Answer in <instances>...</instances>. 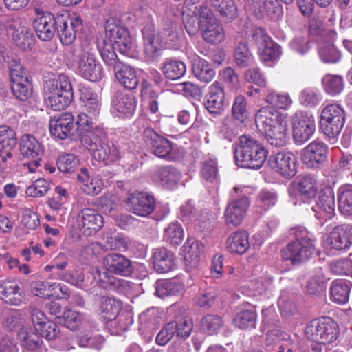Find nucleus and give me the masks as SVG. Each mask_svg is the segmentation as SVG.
<instances>
[{"label": "nucleus", "instance_id": "obj_1", "mask_svg": "<svg viewBox=\"0 0 352 352\" xmlns=\"http://www.w3.org/2000/svg\"><path fill=\"white\" fill-rule=\"evenodd\" d=\"M80 138L95 160L102 161L106 165L120 160L121 156L118 148L108 141L103 129L96 126Z\"/></svg>", "mask_w": 352, "mask_h": 352}, {"label": "nucleus", "instance_id": "obj_2", "mask_svg": "<svg viewBox=\"0 0 352 352\" xmlns=\"http://www.w3.org/2000/svg\"><path fill=\"white\" fill-rule=\"evenodd\" d=\"M234 156L238 166L258 170L265 162L267 151L254 138L242 135L234 148Z\"/></svg>", "mask_w": 352, "mask_h": 352}, {"label": "nucleus", "instance_id": "obj_3", "mask_svg": "<svg viewBox=\"0 0 352 352\" xmlns=\"http://www.w3.org/2000/svg\"><path fill=\"white\" fill-rule=\"evenodd\" d=\"M292 234L295 239L289 243L281 250L284 261H290L292 264H299L308 261L316 251L314 241L311 239L304 228H294Z\"/></svg>", "mask_w": 352, "mask_h": 352}, {"label": "nucleus", "instance_id": "obj_4", "mask_svg": "<svg viewBox=\"0 0 352 352\" xmlns=\"http://www.w3.org/2000/svg\"><path fill=\"white\" fill-rule=\"evenodd\" d=\"M44 89L46 104L54 111L65 109L72 100V86L68 76L65 74L47 80Z\"/></svg>", "mask_w": 352, "mask_h": 352}, {"label": "nucleus", "instance_id": "obj_5", "mask_svg": "<svg viewBox=\"0 0 352 352\" xmlns=\"http://www.w3.org/2000/svg\"><path fill=\"white\" fill-rule=\"evenodd\" d=\"M77 73L91 82L100 81L104 76L102 67L96 58V50L88 45H82L75 60Z\"/></svg>", "mask_w": 352, "mask_h": 352}, {"label": "nucleus", "instance_id": "obj_6", "mask_svg": "<svg viewBox=\"0 0 352 352\" xmlns=\"http://www.w3.org/2000/svg\"><path fill=\"white\" fill-rule=\"evenodd\" d=\"M346 114L344 109L337 104H329L322 111L320 128L324 135L334 143L344 126Z\"/></svg>", "mask_w": 352, "mask_h": 352}, {"label": "nucleus", "instance_id": "obj_7", "mask_svg": "<svg viewBox=\"0 0 352 352\" xmlns=\"http://www.w3.org/2000/svg\"><path fill=\"white\" fill-rule=\"evenodd\" d=\"M338 333V325L331 318L314 319L305 328L307 338L322 344H327L335 341Z\"/></svg>", "mask_w": 352, "mask_h": 352}, {"label": "nucleus", "instance_id": "obj_8", "mask_svg": "<svg viewBox=\"0 0 352 352\" xmlns=\"http://www.w3.org/2000/svg\"><path fill=\"white\" fill-rule=\"evenodd\" d=\"M192 329V322L188 318H182L178 320H172L166 323L157 333L155 342L158 345L164 346L175 335L178 338H188Z\"/></svg>", "mask_w": 352, "mask_h": 352}, {"label": "nucleus", "instance_id": "obj_9", "mask_svg": "<svg viewBox=\"0 0 352 352\" xmlns=\"http://www.w3.org/2000/svg\"><path fill=\"white\" fill-rule=\"evenodd\" d=\"M143 137L146 144L153 155L168 161L174 159L172 154L173 142L170 140L157 133L151 127L144 130Z\"/></svg>", "mask_w": 352, "mask_h": 352}, {"label": "nucleus", "instance_id": "obj_10", "mask_svg": "<svg viewBox=\"0 0 352 352\" xmlns=\"http://www.w3.org/2000/svg\"><path fill=\"white\" fill-rule=\"evenodd\" d=\"M82 28V20L80 17H70L67 13L56 14V30L60 41L68 45L76 39V33Z\"/></svg>", "mask_w": 352, "mask_h": 352}, {"label": "nucleus", "instance_id": "obj_11", "mask_svg": "<svg viewBox=\"0 0 352 352\" xmlns=\"http://www.w3.org/2000/svg\"><path fill=\"white\" fill-rule=\"evenodd\" d=\"M315 130L316 123L312 116L300 112L293 116V139L296 144L301 145L308 141Z\"/></svg>", "mask_w": 352, "mask_h": 352}, {"label": "nucleus", "instance_id": "obj_12", "mask_svg": "<svg viewBox=\"0 0 352 352\" xmlns=\"http://www.w3.org/2000/svg\"><path fill=\"white\" fill-rule=\"evenodd\" d=\"M125 204L126 209L131 212L138 216L146 217L153 211L155 200L153 195L137 191L128 194Z\"/></svg>", "mask_w": 352, "mask_h": 352}, {"label": "nucleus", "instance_id": "obj_13", "mask_svg": "<svg viewBox=\"0 0 352 352\" xmlns=\"http://www.w3.org/2000/svg\"><path fill=\"white\" fill-rule=\"evenodd\" d=\"M328 154V146L322 141L314 140L303 149L302 160L307 168L320 169L327 162Z\"/></svg>", "mask_w": 352, "mask_h": 352}, {"label": "nucleus", "instance_id": "obj_14", "mask_svg": "<svg viewBox=\"0 0 352 352\" xmlns=\"http://www.w3.org/2000/svg\"><path fill=\"white\" fill-rule=\"evenodd\" d=\"M297 159L290 152L281 151L270 156L268 164L276 173L285 179H292L297 173Z\"/></svg>", "mask_w": 352, "mask_h": 352}, {"label": "nucleus", "instance_id": "obj_15", "mask_svg": "<svg viewBox=\"0 0 352 352\" xmlns=\"http://www.w3.org/2000/svg\"><path fill=\"white\" fill-rule=\"evenodd\" d=\"M309 31L311 34H319L322 37H328L327 41H321L318 48V53L321 60L327 63L338 62L341 58V54L333 43L336 32L332 30H321L320 29H317L314 24L310 25Z\"/></svg>", "mask_w": 352, "mask_h": 352}, {"label": "nucleus", "instance_id": "obj_16", "mask_svg": "<svg viewBox=\"0 0 352 352\" xmlns=\"http://www.w3.org/2000/svg\"><path fill=\"white\" fill-rule=\"evenodd\" d=\"M50 131L52 135L60 140L77 137L73 115L65 112L54 116L50 120Z\"/></svg>", "mask_w": 352, "mask_h": 352}, {"label": "nucleus", "instance_id": "obj_17", "mask_svg": "<svg viewBox=\"0 0 352 352\" xmlns=\"http://www.w3.org/2000/svg\"><path fill=\"white\" fill-rule=\"evenodd\" d=\"M326 243L331 250L348 249L352 244V225L342 224L334 227L329 233Z\"/></svg>", "mask_w": 352, "mask_h": 352}, {"label": "nucleus", "instance_id": "obj_18", "mask_svg": "<svg viewBox=\"0 0 352 352\" xmlns=\"http://www.w3.org/2000/svg\"><path fill=\"white\" fill-rule=\"evenodd\" d=\"M20 151L23 157L34 160L31 164H28V168L30 172H34L35 170L32 166L38 167L41 156L43 153V149L41 143L32 135H23L20 141Z\"/></svg>", "mask_w": 352, "mask_h": 352}, {"label": "nucleus", "instance_id": "obj_19", "mask_svg": "<svg viewBox=\"0 0 352 352\" xmlns=\"http://www.w3.org/2000/svg\"><path fill=\"white\" fill-rule=\"evenodd\" d=\"M106 36L111 43L112 47L121 54H127L132 48L133 42L128 30L120 25H109L106 28Z\"/></svg>", "mask_w": 352, "mask_h": 352}, {"label": "nucleus", "instance_id": "obj_20", "mask_svg": "<svg viewBox=\"0 0 352 352\" xmlns=\"http://www.w3.org/2000/svg\"><path fill=\"white\" fill-rule=\"evenodd\" d=\"M334 192L331 188H325L319 194L316 205L312 207L318 219H330L335 214Z\"/></svg>", "mask_w": 352, "mask_h": 352}, {"label": "nucleus", "instance_id": "obj_21", "mask_svg": "<svg viewBox=\"0 0 352 352\" xmlns=\"http://www.w3.org/2000/svg\"><path fill=\"white\" fill-rule=\"evenodd\" d=\"M249 206L250 201L247 197H242L230 201L227 205L224 212L226 224L234 227L239 226L244 219Z\"/></svg>", "mask_w": 352, "mask_h": 352}, {"label": "nucleus", "instance_id": "obj_22", "mask_svg": "<svg viewBox=\"0 0 352 352\" xmlns=\"http://www.w3.org/2000/svg\"><path fill=\"white\" fill-rule=\"evenodd\" d=\"M78 217L80 230L84 235L87 236L96 233L104 224L102 216L89 208H84Z\"/></svg>", "mask_w": 352, "mask_h": 352}, {"label": "nucleus", "instance_id": "obj_23", "mask_svg": "<svg viewBox=\"0 0 352 352\" xmlns=\"http://www.w3.org/2000/svg\"><path fill=\"white\" fill-rule=\"evenodd\" d=\"M33 27L38 38L41 41L51 40L56 33V14L43 12V14L34 20Z\"/></svg>", "mask_w": 352, "mask_h": 352}, {"label": "nucleus", "instance_id": "obj_24", "mask_svg": "<svg viewBox=\"0 0 352 352\" xmlns=\"http://www.w3.org/2000/svg\"><path fill=\"white\" fill-rule=\"evenodd\" d=\"M205 108L211 114H221L224 109L225 92L223 87L217 81L209 87L206 96Z\"/></svg>", "mask_w": 352, "mask_h": 352}, {"label": "nucleus", "instance_id": "obj_25", "mask_svg": "<svg viewBox=\"0 0 352 352\" xmlns=\"http://www.w3.org/2000/svg\"><path fill=\"white\" fill-rule=\"evenodd\" d=\"M107 270L116 274L129 276L133 270L131 261L120 254H108L104 259Z\"/></svg>", "mask_w": 352, "mask_h": 352}, {"label": "nucleus", "instance_id": "obj_26", "mask_svg": "<svg viewBox=\"0 0 352 352\" xmlns=\"http://www.w3.org/2000/svg\"><path fill=\"white\" fill-rule=\"evenodd\" d=\"M298 197L303 202H309L314 199L318 189L316 179L310 175L298 177L292 183Z\"/></svg>", "mask_w": 352, "mask_h": 352}, {"label": "nucleus", "instance_id": "obj_27", "mask_svg": "<svg viewBox=\"0 0 352 352\" xmlns=\"http://www.w3.org/2000/svg\"><path fill=\"white\" fill-rule=\"evenodd\" d=\"M144 54L148 60H153L160 56V43L156 37L153 24H146L142 30Z\"/></svg>", "mask_w": 352, "mask_h": 352}, {"label": "nucleus", "instance_id": "obj_28", "mask_svg": "<svg viewBox=\"0 0 352 352\" xmlns=\"http://www.w3.org/2000/svg\"><path fill=\"white\" fill-rule=\"evenodd\" d=\"M153 179L166 189L175 188L182 179L181 172L173 166L159 167L153 173Z\"/></svg>", "mask_w": 352, "mask_h": 352}, {"label": "nucleus", "instance_id": "obj_29", "mask_svg": "<svg viewBox=\"0 0 352 352\" xmlns=\"http://www.w3.org/2000/svg\"><path fill=\"white\" fill-rule=\"evenodd\" d=\"M113 72L116 80L124 88L128 89L137 88L139 78L134 67L122 62L116 65Z\"/></svg>", "mask_w": 352, "mask_h": 352}, {"label": "nucleus", "instance_id": "obj_30", "mask_svg": "<svg viewBox=\"0 0 352 352\" xmlns=\"http://www.w3.org/2000/svg\"><path fill=\"white\" fill-rule=\"evenodd\" d=\"M152 258L153 267L159 273L168 272L174 266V254L164 247L154 249Z\"/></svg>", "mask_w": 352, "mask_h": 352}, {"label": "nucleus", "instance_id": "obj_31", "mask_svg": "<svg viewBox=\"0 0 352 352\" xmlns=\"http://www.w3.org/2000/svg\"><path fill=\"white\" fill-rule=\"evenodd\" d=\"M18 283L13 280H6L0 285V298L7 304L19 306L24 297L21 294Z\"/></svg>", "mask_w": 352, "mask_h": 352}, {"label": "nucleus", "instance_id": "obj_32", "mask_svg": "<svg viewBox=\"0 0 352 352\" xmlns=\"http://www.w3.org/2000/svg\"><path fill=\"white\" fill-rule=\"evenodd\" d=\"M280 121L279 120V112L270 107L260 109L255 116V123L258 130L261 132L268 128H272L280 123Z\"/></svg>", "mask_w": 352, "mask_h": 352}, {"label": "nucleus", "instance_id": "obj_33", "mask_svg": "<svg viewBox=\"0 0 352 352\" xmlns=\"http://www.w3.org/2000/svg\"><path fill=\"white\" fill-rule=\"evenodd\" d=\"M226 244L230 252L243 254L250 248L249 234L244 230L235 231L229 236Z\"/></svg>", "mask_w": 352, "mask_h": 352}, {"label": "nucleus", "instance_id": "obj_34", "mask_svg": "<svg viewBox=\"0 0 352 352\" xmlns=\"http://www.w3.org/2000/svg\"><path fill=\"white\" fill-rule=\"evenodd\" d=\"M111 105L120 113L131 115L135 109V100L131 94L117 91L112 98Z\"/></svg>", "mask_w": 352, "mask_h": 352}, {"label": "nucleus", "instance_id": "obj_35", "mask_svg": "<svg viewBox=\"0 0 352 352\" xmlns=\"http://www.w3.org/2000/svg\"><path fill=\"white\" fill-rule=\"evenodd\" d=\"M261 133H265V139L272 146L276 147L283 146L286 143L287 134V123L281 120L278 124L272 128H268Z\"/></svg>", "mask_w": 352, "mask_h": 352}, {"label": "nucleus", "instance_id": "obj_36", "mask_svg": "<svg viewBox=\"0 0 352 352\" xmlns=\"http://www.w3.org/2000/svg\"><path fill=\"white\" fill-rule=\"evenodd\" d=\"M80 100L84 103L85 112L95 118L100 112L101 104L98 96L89 88L80 89Z\"/></svg>", "mask_w": 352, "mask_h": 352}, {"label": "nucleus", "instance_id": "obj_37", "mask_svg": "<svg viewBox=\"0 0 352 352\" xmlns=\"http://www.w3.org/2000/svg\"><path fill=\"white\" fill-rule=\"evenodd\" d=\"M210 5L225 21H231L237 16L234 0H210Z\"/></svg>", "mask_w": 352, "mask_h": 352}, {"label": "nucleus", "instance_id": "obj_38", "mask_svg": "<svg viewBox=\"0 0 352 352\" xmlns=\"http://www.w3.org/2000/svg\"><path fill=\"white\" fill-rule=\"evenodd\" d=\"M182 249L184 253V259L186 269L190 271L195 268L199 262V243L194 239L187 240L183 245Z\"/></svg>", "mask_w": 352, "mask_h": 352}, {"label": "nucleus", "instance_id": "obj_39", "mask_svg": "<svg viewBox=\"0 0 352 352\" xmlns=\"http://www.w3.org/2000/svg\"><path fill=\"white\" fill-rule=\"evenodd\" d=\"M200 28L204 40L209 43L219 44L225 39V32L222 25L217 21Z\"/></svg>", "mask_w": 352, "mask_h": 352}, {"label": "nucleus", "instance_id": "obj_40", "mask_svg": "<svg viewBox=\"0 0 352 352\" xmlns=\"http://www.w3.org/2000/svg\"><path fill=\"white\" fill-rule=\"evenodd\" d=\"M161 69L166 78L175 80L181 78L185 74L186 67L182 61L167 58L162 64Z\"/></svg>", "mask_w": 352, "mask_h": 352}, {"label": "nucleus", "instance_id": "obj_41", "mask_svg": "<svg viewBox=\"0 0 352 352\" xmlns=\"http://www.w3.org/2000/svg\"><path fill=\"white\" fill-rule=\"evenodd\" d=\"M122 303L113 297L103 296L100 298L99 310L102 316L107 320L115 319L120 314Z\"/></svg>", "mask_w": 352, "mask_h": 352}, {"label": "nucleus", "instance_id": "obj_42", "mask_svg": "<svg viewBox=\"0 0 352 352\" xmlns=\"http://www.w3.org/2000/svg\"><path fill=\"white\" fill-rule=\"evenodd\" d=\"M232 116L239 124H243L248 120L250 112L244 96L239 94L235 96L232 107Z\"/></svg>", "mask_w": 352, "mask_h": 352}, {"label": "nucleus", "instance_id": "obj_43", "mask_svg": "<svg viewBox=\"0 0 352 352\" xmlns=\"http://www.w3.org/2000/svg\"><path fill=\"white\" fill-rule=\"evenodd\" d=\"M350 281L335 280L332 283L330 293L334 302L344 304L348 302L351 291Z\"/></svg>", "mask_w": 352, "mask_h": 352}, {"label": "nucleus", "instance_id": "obj_44", "mask_svg": "<svg viewBox=\"0 0 352 352\" xmlns=\"http://www.w3.org/2000/svg\"><path fill=\"white\" fill-rule=\"evenodd\" d=\"M234 63L241 67L244 68L251 65L253 63L252 54L245 41H240L234 52Z\"/></svg>", "mask_w": 352, "mask_h": 352}, {"label": "nucleus", "instance_id": "obj_45", "mask_svg": "<svg viewBox=\"0 0 352 352\" xmlns=\"http://www.w3.org/2000/svg\"><path fill=\"white\" fill-rule=\"evenodd\" d=\"M258 53L261 60L266 65H271L279 58L281 47L271 39L258 50Z\"/></svg>", "mask_w": 352, "mask_h": 352}, {"label": "nucleus", "instance_id": "obj_46", "mask_svg": "<svg viewBox=\"0 0 352 352\" xmlns=\"http://www.w3.org/2000/svg\"><path fill=\"white\" fill-rule=\"evenodd\" d=\"M192 73L200 81L210 82L215 76V71L212 66L206 60L200 58L192 65Z\"/></svg>", "mask_w": 352, "mask_h": 352}, {"label": "nucleus", "instance_id": "obj_47", "mask_svg": "<svg viewBox=\"0 0 352 352\" xmlns=\"http://www.w3.org/2000/svg\"><path fill=\"white\" fill-rule=\"evenodd\" d=\"M126 281L109 274V272H103L97 281L96 286L106 290L122 292L125 287Z\"/></svg>", "mask_w": 352, "mask_h": 352}, {"label": "nucleus", "instance_id": "obj_48", "mask_svg": "<svg viewBox=\"0 0 352 352\" xmlns=\"http://www.w3.org/2000/svg\"><path fill=\"white\" fill-rule=\"evenodd\" d=\"M132 324V317L126 311H122L118 316L107 322L111 334L118 335L127 330Z\"/></svg>", "mask_w": 352, "mask_h": 352}, {"label": "nucleus", "instance_id": "obj_49", "mask_svg": "<svg viewBox=\"0 0 352 352\" xmlns=\"http://www.w3.org/2000/svg\"><path fill=\"white\" fill-rule=\"evenodd\" d=\"M164 240L172 246L179 245L184 239V230L178 223H170L164 231Z\"/></svg>", "mask_w": 352, "mask_h": 352}, {"label": "nucleus", "instance_id": "obj_50", "mask_svg": "<svg viewBox=\"0 0 352 352\" xmlns=\"http://www.w3.org/2000/svg\"><path fill=\"white\" fill-rule=\"evenodd\" d=\"M155 294L160 298L176 295L182 289L179 283L167 279L158 280L155 284Z\"/></svg>", "mask_w": 352, "mask_h": 352}, {"label": "nucleus", "instance_id": "obj_51", "mask_svg": "<svg viewBox=\"0 0 352 352\" xmlns=\"http://www.w3.org/2000/svg\"><path fill=\"white\" fill-rule=\"evenodd\" d=\"M224 322L221 316L207 314L201 322V329L209 335L217 334L223 326Z\"/></svg>", "mask_w": 352, "mask_h": 352}, {"label": "nucleus", "instance_id": "obj_52", "mask_svg": "<svg viewBox=\"0 0 352 352\" xmlns=\"http://www.w3.org/2000/svg\"><path fill=\"white\" fill-rule=\"evenodd\" d=\"M56 166L60 172L71 174L79 167V159L74 154L65 153L58 157Z\"/></svg>", "mask_w": 352, "mask_h": 352}, {"label": "nucleus", "instance_id": "obj_53", "mask_svg": "<svg viewBox=\"0 0 352 352\" xmlns=\"http://www.w3.org/2000/svg\"><path fill=\"white\" fill-rule=\"evenodd\" d=\"M233 322L240 329L254 328L256 322V311L253 309H243L236 314Z\"/></svg>", "mask_w": 352, "mask_h": 352}, {"label": "nucleus", "instance_id": "obj_54", "mask_svg": "<svg viewBox=\"0 0 352 352\" xmlns=\"http://www.w3.org/2000/svg\"><path fill=\"white\" fill-rule=\"evenodd\" d=\"M21 344L25 350L30 352H42L44 349L43 340L36 331L25 333Z\"/></svg>", "mask_w": 352, "mask_h": 352}, {"label": "nucleus", "instance_id": "obj_55", "mask_svg": "<svg viewBox=\"0 0 352 352\" xmlns=\"http://www.w3.org/2000/svg\"><path fill=\"white\" fill-rule=\"evenodd\" d=\"M14 96L21 101L27 100L32 94V87L28 78L11 82Z\"/></svg>", "mask_w": 352, "mask_h": 352}, {"label": "nucleus", "instance_id": "obj_56", "mask_svg": "<svg viewBox=\"0 0 352 352\" xmlns=\"http://www.w3.org/2000/svg\"><path fill=\"white\" fill-rule=\"evenodd\" d=\"M16 133L13 129L8 126L0 127V154L4 150L13 149L16 145Z\"/></svg>", "mask_w": 352, "mask_h": 352}, {"label": "nucleus", "instance_id": "obj_57", "mask_svg": "<svg viewBox=\"0 0 352 352\" xmlns=\"http://www.w3.org/2000/svg\"><path fill=\"white\" fill-rule=\"evenodd\" d=\"M322 84L325 91L331 95L340 94L344 88L341 76L327 74L322 78Z\"/></svg>", "mask_w": 352, "mask_h": 352}, {"label": "nucleus", "instance_id": "obj_58", "mask_svg": "<svg viewBox=\"0 0 352 352\" xmlns=\"http://www.w3.org/2000/svg\"><path fill=\"white\" fill-rule=\"evenodd\" d=\"M201 177L208 182H214L219 177V169L217 162L214 160H206L201 167Z\"/></svg>", "mask_w": 352, "mask_h": 352}, {"label": "nucleus", "instance_id": "obj_59", "mask_svg": "<svg viewBox=\"0 0 352 352\" xmlns=\"http://www.w3.org/2000/svg\"><path fill=\"white\" fill-rule=\"evenodd\" d=\"M278 195L277 192L267 189L262 190L257 195L256 204L265 210H269L275 206L278 201Z\"/></svg>", "mask_w": 352, "mask_h": 352}, {"label": "nucleus", "instance_id": "obj_60", "mask_svg": "<svg viewBox=\"0 0 352 352\" xmlns=\"http://www.w3.org/2000/svg\"><path fill=\"white\" fill-rule=\"evenodd\" d=\"M338 207L345 214H352V186H346L340 190Z\"/></svg>", "mask_w": 352, "mask_h": 352}, {"label": "nucleus", "instance_id": "obj_61", "mask_svg": "<svg viewBox=\"0 0 352 352\" xmlns=\"http://www.w3.org/2000/svg\"><path fill=\"white\" fill-rule=\"evenodd\" d=\"M265 101L278 109H286L292 103V99L287 94H278L271 90L268 91L265 97Z\"/></svg>", "mask_w": 352, "mask_h": 352}, {"label": "nucleus", "instance_id": "obj_62", "mask_svg": "<svg viewBox=\"0 0 352 352\" xmlns=\"http://www.w3.org/2000/svg\"><path fill=\"white\" fill-rule=\"evenodd\" d=\"M81 321L80 314L73 310L67 309L63 312L62 316L58 317V322L71 330H75Z\"/></svg>", "mask_w": 352, "mask_h": 352}, {"label": "nucleus", "instance_id": "obj_63", "mask_svg": "<svg viewBox=\"0 0 352 352\" xmlns=\"http://www.w3.org/2000/svg\"><path fill=\"white\" fill-rule=\"evenodd\" d=\"M41 337L48 340L55 339L60 333L57 324L52 321L45 320L35 329Z\"/></svg>", "mask_w": 352, "mask_h": 352}, {"label": "nucleus", "instance_id": "obj_64", "mask_svg": "<svg viewBox=\"0 0 352 352\" xmlns=\"http://www.w3.org/2000/svg\"><path fill=\"white\" fill-rule=\"evenodd\" d=\"M330 271L336 275L349 276L352 274V260L348 258L332 261L329 265Z\"/></svg>", "mask_w": 352, "mask_h": 352}]
</instances>
